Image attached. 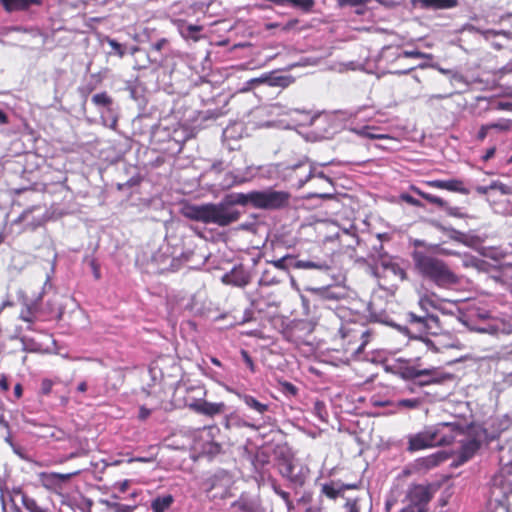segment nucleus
Listing matches in <instances>:
<instances>
[{"label":"nucleus","mask_w":512,"mask_h":512,"mask_svg":"<svg viewBox=\"0 0 512 512\" xmlns=\"http://www.w3.org/2000/svg\"><path fill=\"white\" fill-rule=\"evenodd\" d=\"M254 196L255 191H251L229 195L226 201L218 204L188 205L184 208V215L193 221L225 227L238 221L240 218V212L233 205H251L253 207L252 198Z\"/></svg>","instance_id":"nucleus-1"},{"label":"nucleus","mask_w":512,"mask_h":512,"mask_svg":"<svg viewBox=\"0 0 512 512\" xmlns=\"http://www.w3.org/2000/svg\"><path fill=\"white\" fill-rule=\"evenodd\" d=\"M415 272L426 281L440 288H448L460 282L458 275L451 270L448 264L426 252L414 250L411 254Z\"/></svg>","instance_id":"nucleus-2"},{"label":"nucleus","mask_w":512,"mask_h":512,"mask_svg":"<svg viewBox=\"0 0 512 512\" xmlns=\"http://www.w3.org/2000/svg\"><path fill=\"white\" fill-rule=\"evenodd\" d=\"M459 424L442 422L409 436L408 451L414 452L435 446L452 444L458 436L464 435Z\"/></svg>","instance_id":"nucleus-3"},{"label":"nucleus","mask_w":512,"mask_h":512,"mask_svg":"<svg viewBox=\"0 0 512 512\" xmlns=\"http://www.w3.org/2000/svg\"><path fill=\"white\" fill-rule=\"evenodd\" d=\"M340 334L345 352L355 357L363 352L374 331L365 323L350 321L341 326Z\"/></svg>","instance_id":"nucleus-4"},{"label":"nucleus","mask_w":512,"mask_h":512,"mask_svg":"<svg viewBox=\"0 0 512 512\" xmlns=\"http://www.w3.org/2000/svg\"><path fill=\"white\" fill-rule=\"evenodd\" d=\"M435 493L432 484H412L407 489L405 500L407 504L402 508L410 511L431 512L429 503Z\"/></svg>","instance_id":"nucleus-5"},{"label":"nucleus","mask_w":512,"mask_h":512,"mask_svg":"<svg viewBox=\"0 0 512 512\" xmlns=\"http://www.w3.org/2000/svg\"><path fill=\"white\" fill-rule=\"evenodd\" d=\"M291 195L287 191H278L272 188L255 191L253 208L262 210H280L289 205Z\"/></svg>","instance_id":"nucleus-6"},{"label":"nucleus","mask_w":512,"mask_h":512,"mask_svg":"<svg viewBox=\"0 0 512 512\" xmlns=\"http://www.w3.org/2000/svg\"><path fill=\"white\" fill-rule=\"evenodd\" d=\"M80 471L69 473L40 472L38 479L43 488L56 495H64L70 488L71 479Z\"/></svg>","instance_id":"nucleus-7"},{"label":"nucleus","mask_w":512,"mask_h":512,"mask_svg":"<svg viewBox=\"0 0 512 512\" xmlns=\"http://www.w3.org/2000/svg\"><path fill=\"white\" fill-rule=\"evenodd\" d=\"M310 331L311 330L309 329L306 322L296 321L292 322L284 329L283 336L287 341L296 345H301L306 343V336L310 333Z\"/></svg>","instance_id":"nucleus-8"},{"label":"nucleus","mask_w":512,"mask_h":512,"mask_svg":"<svg viewBox=\"0 0 512 512\" xmlns=\"http://www.w3.org/2000/svg\"><path fill=\"white\" fill-rule=\"evenodd\" d=\"M295 466L292 458L288 455H281L278 458V470L279 473L287 478L295 486H303L305 483V477L300 474H294Z\"/></svg>","instance_id":"nucleus-9"},{"label":"nucleus","mask_w":512,"mask_h":512,"mask_svg":"<svg viewBox=\"0 0 512 512\" xmlns=\"http://www.w3.org/2000/svg\"><path fill=\"white\" fill-rule=\"evenodd\" d=\"M424 184L431 188L447 190L463 195H468L470 193V190L465 187L464 182L461 179L456 178L448 180H428L425 181Z\"/></svg>","instance_id":"nucleus-10"},{"label":"nucleus","mask_w":512,"mask_h":512,"mask_svg":"<svg viewBox=\"0 0 512 512\" xmlns=\"http://www.w3.org/2000/svg\"><path fill=\"white\" fill-rule=\"evenodd\" d=\"M359 487L360 483L337 484L331 481L329 483L322 484L321 493L328 497L329 499L335 500L338 497H343V493L345 490L358 489Z\"/></svg>","instance_id":"nucleus-11"},{"label":"nucleus","mask_w":512,"mask_h":512,"mask_svg":"<svg viewBox=\"0 0 512 512\" xmlns=\"http://www.w3.org/2000/svg\"><path fill=\"white\" fill-rule=\"evenodd\" d=\"M225 284L244 287L250 282V275L243 267H235L222 277Z\"/></svg>","instance_id":"nucleus-12"},{"label":"nucleus","mask_w":512,"mask_h":512,"mask_svg":"<svg viewBox=\"0 0 512 512\" xmlns=\"http://www.w3.org/2000/svg\"><path fill=\"white\" fill-rule=\"evenodd\" d=\"M294 77L291 75H265L260 78H254L250 80L251 84L267 83L272 87L286 88L294 82Z\"/></svg>","instance_id":"nucleus-13"},{"label":"nucleus","mask_w":512,"mask_h":512,"mask_svg":"<svg viewBox=\"0 0 512 512\" xmlns=\"http://www.w3.org/2000/svg\"><path fill=\"white\" fill-rule=\"evenodd\" d=\"M190 407L197 413L213 417L218 414H222L225 411V404L223 402L220 403H211L207 401L195 402L190 405Z\"/></svg>","instance_id":"nucleus-14"},{"label":"nucleus","mask_w":512,"mask_h":512,"mask_svg":"<svg viewBox=\"0 0 512 512\" xmlns=\"http://www.w3.org/2000/svg\"><path fill=\"white\" fill-rule=\"evenodd\" d=\"M16 494L21 495V502L24 508L28 512H54V510L48 506H41L37 500L25 492H23L20 488L17 490H14Z\"/></svg>","instance_id":"nucleus-15"},{"label":"nucleus","mask_w":512,"mask_h":512,"mask_svg":"<svg viewBox=\"0 0 512 512\" xmlns=\"http://www.w3.org/2000/svg\"><path fill=\"white\" fill-rule=\"evenodd\" d=\"M3 8L7 12L27 10L33 5H40L41 0H0Z\"/></svg>","instance_id":"nucleus-16"},{"label":"nucleus","mask_w":512,"mask_h":512,"mask_svg":"<svg viewBox=\"0 0 512 512\" xmlns=\"http://www.w3.org/2000/svg\"><path fill=\"white\" fill-rule=\"evenodd\" d=\"M236 396L243 401L247 407L252 410H255L259 414H264L269 410V405L259 402L255 397L249 394L240 393L237 391H233Z\"/></svg>","instance_id":"nucleus-17"},{"label":"nucleus","mask_w":512,"mask_h":512,"mask_svg":"<svg viewBox=\"0 0 512 512\" xmlns=\"http://www.w3.org/2000/svg\"><path fill=\"white\" fill-rule=\"evenodd\" d=\"M38 313L39 305L37 302L33 301L29 304H25L20 311L19 318L29 325H32L38 320Z\"/></svg>","instance_id":"nucleus-18"},{"label":"nucleus","mask_w":512,"mask_h":512,"mask_svg":"<svg viewBox=\"0 0 512 512\" xmlns=\"http://www.w3.org/2000/svg\"><path fill=\"white\" fill-rule=\"evenodd\" d=\"M174 503V497L171 494L159 495L152 499V512H166Z\"/></svg>","instance_id":"nucleus-19"},{"label":"nucleus","mask_w":512,"mask_h":512,"mask_svg":"<svg viewBox=\"0 0 512 512\" xmlns=\"http://www.w3.org/2000/svg\"><path fill=\"white\" fill-rule=\"evenodd\" d=\"M492 489L493 493L499 490L503 497H508L512 494V481L503 475H497L493 478Z\"/></svg>","instance_id":"nucleus-20"},{"label":"nucleus","mask_w":512,"mask_h":512,"mask_svg":"<svg viewBox=\"0 0 512 512\" xmlns=\"http://www.w3.org/2000/svg\"><path fill=\"white\" fill-rule=\"evenodd\" d=\"M410 190L420 196L421 198L425 199L428 203L437 206L438 208H447L448 202L445 201L443 198L424 192L419 187L415 185L410 186Z\"/></svg>","instance_id":"nucleus-21"},{"label":"nucleus","mask_w":512,"mask_h":512,"mask_svg":"<svg viewBox=\"0 0 512 512\" xmlns=\"http://www.w3.org/2000/svg\"><path fill=\"white\" fill-rule=\"evenodd\" d=\"M422 8L449 9L458 5V0H416Z\"/></svg>","instance_id":"nucleus-22"},{"label":"nucleus","mask_w":512,"mask_h":512,"mask_svg":"<svg viewBox=\"0 0 512 512\" xmlns=\"http://www.w3.org/2000/svg\"><path fill=\"white\" fill-rule=\"evenodd\" d=\"M480 448V442L477 439H469L462 443L460 457L463 461H467L474 456Z\"/></svg>","instance_id":"nucleus-23"},{"label":"nucleus","mask_w":512,"mask_h":512,"mask_svg":"<svg viewBox=\"0 0 512 512\" xmlns=\"http://www.w3.org/2000/svg\"><path fill=\"white\" fill-rule=\"evenodd\" d=\"M380 128L375 126H364L359 129H354L353 131L367 139H386L388 136L386 134L380 133Z\"/></svg>","instance_id":"nucleus-24"},{"label":"nucleus","mask_w":512,"mask_h":512,"mask_svg":"<svg viewBox=\"0 0 512 512\" xmlns=\"http://www.w3.org/2000/svg\"><path fill=\"white\" fill-rule=\"evenodd\" d=\"M252 306L259 313H264L270 308H277L278 303L275 300H270L268 297L260 295L252 301Z\"/></svg>","instance_id":"nucleus-25"},{"label":"nucleus","mask_w":512,"mask_h":512,"mask_svg":"<svg viewBox=\"0 0 512 512\" xmlns=\"http://www.w3.org/2000/svg\"><path fill=\"white\" fill-rule=\"evenodd\" d=\"M91 100L95 106L104 107L107 110H110L113 104V99L107 92L97 93Z\"/></svg>","instance_id":"nucleus-26"},{"label":"nucleus","mask_w":512,"mask_h":512,"mask_svg":"<svg viewBox=\"0 0 512 512\" xmlns=\"http://www.w3.org/2000/svg\"><path fill=\"white\" fill-rule=\"evenodd\" d=\"M499 460L504 464H512V439L500 446Z\"/></svg>","instance_id":"nucleus-27"},{"label":"nucleus","mask_w":512,"mask_h":512,"mask_svg":"<svg viewBox=\"0 0 512 512\" xmlns=\"http://www.w3.org/2000/svg\"><path fill=\"white\" fill-rule=\"evenodd\" d=\"M386 272L397 277L401 282L408 279L407 272L397 263H389L384 266Z\"/></svg>","instance_id":"nucleus-28"},{"label":"nucleus","mask_w":512,"mask_h":512,"mask_svg":"<svg viewBox=\"0 0 512 512\" xmlns=\"http://www.w3.org/2000/svg\"><path fill=\"white\" fill-rule=\"evenodd\" d=\"M446 459H447V456L445 453L437 452V453H434V454L429 455L426 458H424L423 464L427 468H432V467H435V466L439 465L440 463L444 462Z\"/></svg>","instance_id":"nucleus-29"},{"label":"nucleus","mask_w":512,"mask_h":512,"mask_svg":"<svg viewBox=\"0 0 512 512\" xmlns=\"http://www.w3.org/2000/svg\"><path fill=\"white\" fill-rule=\"evenodd\" d=\"M91 80L93 81L86 83L79 89L83 97H87L88 95H90L101 83V79L97 75H91Z\"/></svg>","instance_id":"nucleus-30"},{"label":"nucleus","mask_w":512,"mask_h":512,"mask_svg":"<svg viewBox=\"0 0 512 512\" xmlns=\"http://www.w3.org/2000/svg\"><path fill=\"white\" fill-rule=\"evenodd\" d=\"M234 512H255L253 504L243 498L238 499L232 503Z\"/></svg>","instance_id":"nucleus-31"},{"label":"nucleus","mask_w":512,"mask_h":512,"mask_svg":"<svg viewBox=\"0 0 512 512\" xmlns=\"http://www.w3.org/2000/svg\"><path fill=\"white\" fill-rule=\"evenodd\" d=\"M296 267L303 269H318V270H328L329 266L326 263L322 262H314L310 260H300L297 262Z\"/></svg>","instance_id":"nucleus-32"},{"label":"nucleus","mask_w":512,"mask_h":512,"mask_svg":"<svg viewBox=\"0 0 512 512\" xmlns=\"http://www.w3.org/2000/svg\"><path fill=\"white\" fill-rule=\"evenodd\" d=\"M54 384H55L54 380L49 379V378H43L40 381V387H39V390H38V395L42 396V397L50 395L51 392H52Z\"/></svg>","instance_id":"nucleus-33"},{"label":"nucleus","mask_w":512,"mask_h":512,"mask_svg":"<svg viewBox=\"0 0 512 512\" xmlns=\"http://www.w3.org/2000/svg\"><path fill=\"white\" fill-rule=\"evenodd\" d=\"M490 130L509 131L512 128V121L508 119H501L497 122L488 123Z\"/></svg>","instance_id":"nucleus-34"},{"label":"nucleus","mask_w":512,"mask_h":512,"mask_svg":"<svg viewBox=\"0 0 512 512\" xmlns=\"http://www.w3.org/2000/svg\"><path fill=\"white\" fill-rule=\"evenodd\" d=\"M288 2L304 12H310L315 5L314 0H288Z\"/></svg>","instance_id":"nucleus-35"},{"label":"nucleus","mask_w":512,"mask_h":512,"mask_svg":"<svg viewBox=\"0 0 512 512\" xmlns=\"http://www.w3.org/2000/svg\"><path fill=\"white\" fill-rule=\"evenodd\" d=\"M45 438H51L57 441L63 440L65 437V433L63 430L55 428V427H47L46 433L42 435Z\"/></svg>","instance_id":"nucleus-36"},{"label":"nucleus","mask_w":512,"mask_h":512,"mask_svg":"<svg viewBox=\"0 0 512 512\" xmlns=\"http://www.w3.org/2000/svg\"><path fill=\"white\" fill-rule=\"evenodd\" d=\"M422 404V401L418 398L413 399H401L397 402V407L399 408H407V409H416Z\"/></svg>","instance_id":"nucleus-37"},{"label":"nucleus","mask_w":512,"mask_h":512,"mask_svg":"<svg viewBox=\"0 0 512 512\" xmlns=\"http://www.w3.org/2000/svg\"><path fill=\"white\" fill-rule=\"evenodd\" d=\"M314 413L318 416V418L322 421H326L327 420V417H328V413H327V410H326V406L323 402L321 401H316L314 403Z\"/></svg>","instance_id":"nucleus-38"},{"label":"nucleus","mask_w":512,"mask_h":512,"mask_svg":"<svg viewBox=\"0 0 512 512\" xmlns=\"http://www.w3.org/2000/svg\"><path fill=\"white\" fill-rule=\"evenodd\" d=\"M273 490H274V492H275L279 497H281V498L284 500V502H285V503H286V505H287L288 510H289V511H290V510H292V509H293V503H292V501H291V499H290V495H289V493H288V492H286V491H284V490H282L278 485H273Z\"/></svg>","instance_id":"nucleus-39"},{"label":"nucleus","mask_w":512,"mask_h":512,"mask_svg":"<svg viewBox=\"0 0 512 512\" xmlns=\"http://www.w3.org/2000/svg\"><path fill=\"white\" fill-rule=\"evenodd\" d=\"M489 188H492V190L499 191L502 195H509L512 192L510 186H508L500 181L491 182V184L489 185Z\"/></svg>","instance_id":"nucleus-40"},{"label":"nucleus","mask_w":512,"mask_h":512,"mask_svg":"<svg viewBox=\"0 0 512 512\" xmlns=\"http://www.w3.org/2000/svg\"><path fill=\"white\" fill-rule=\"evenodd\" d=\"M203 29L200 25H193L190 24L186 28V37L191 38L194 41H198L200 39V36L197 35V33L201 32Z\"/></svg>","instance_id":"nucleus-41"},{"label":"nucleus","mask_w":512,"mask_h":512,"mask_svg":"<svg viewBox=\"0 0 512 512\" xmlns=\"http://www.w3.org/2000/svg\"><path fill=\"white\" fill-rule=\"evenodd\" d=\"M400 200L413 206V207H423V204L420 200L414 198L413 196H411L410 194L408 193H402L400 194Z\"/></svg>","instance_id":"nucleus-42"},{"label":"nucleus","mask_w":512,"mask_h":512,"mask_svg":"<svg viewBox=\"0 0 512 512\" xmlns=\"http://www.w3.org/2000/svg\"><path fill=\"white\" fill-rule=\"evenodd\" d=\"M359 501H360L359 497L347 499L346 508H347L348 512H360Z\"/></svg>","instance_id":"nucleus-43"},{"label":"nucleus","mask_w":512,"mask_h":512,"mask_svg":"<svg viewBox=\"0 0 512 512\" xmlns=\"http://www.w3.org/2000/svg\"><path fill=\"white\" fill-rule=\"evenodd\" d=\"M241 356H242L246 366L250 369V371L255 372V365H254L253 359L251 358L249 353L246 350H242Z\"/></svg>","instance_id":"nucleus-44"},{"label":"nucleus","mask_w":512,"mask_h":512,"mask_svg":"<svg viewBox=\"0 0 512 512\" xmlns=\"http://www.w3.org/2000/svg\"><path fill=\"white\" fill-rule=\"evenodd\" d=\"M111 508L114 510V512H133L134 507L121 504V503H113L111 505Z\"/></svg>","instance_id":"nucleus-45"},{"label":"nucleus","mask_w":512,"mask_h":512,"mask_svg":"<svg viewBox=\"0 0 512 512\" xmlns=\"http://www.w3.org/2000/svg\"><path fill=\"white\" fill-rule=\"evenodd\" d=\"M109 45L118 54L119 57H123L125 55L124 48L122 44L118 43L116 40H109Z\"/></svg>","instance_id":"nucleus-46"},{"label":"nucleus","mask_w":512,"mask_h":512,"mask_svg":"<svg viewBox=\"0 0 512 512\" xmlns=\"http://www.w3.org/2000/svg\"><path fill=\"white\" fill-rule=\"evenodd\" d=\"M489 131L490 127L488 124L482 125L477 133V140L483 141L487 137Z\"/></svg>","instance_id":"nucleus-47"},{"label":"nucleus","mask_w":512,"mask_h":512,"mask_svg":"<svg viewBox=\"0 0 512 512\" xmlns=\"http://www.w3.org/2000/svg\"><path fill=\"white\" fill-rule=\"evenodd\" d=\"M409 318H410V323H418V324H422V325L426 326V322H427L426 317H421V316L415 315L414 313H410Z\"/></svg>","instance_id":"nucleus-48"},{"label":"nucleus","mask_w":512,"mask_h":512,"mask_svg":"<svg viewBox=\"0 0 512 512\" xmlns=\"http://www.w3.org/2000/svg\"><path fill=\"white\" fill-rule=\"evenodd\" d=\"M397 499L394 496H389L385 500V511L391 512L392 508L396 505Z\"/></svg>","instance_id":"nucleus-49"},{"label":"nucleus","mask_w":512,"mask_h":512,"mask_svg":"<svg viewBox=\"0 0 512 512\" xmlns=\"http://www.w3.org/2000/svg\"><path fill=\"white\" fill-rule=\"evenodd\" d=\"M283 388H284V391L291 394V395H296L297 392H298V389L296 388L295 385H293L292 383L290 382H284L282 384Z\"/></svg>","instance_id":"nucleus-50"},{"label":"nucleus","mask_w":512,"mask_h":512,"mask_svg":"<svg viewBox=\"0 0 512 512\" xmlns=\"http://www.w3.org/2000/svg\"><path fill=\"white\" fill-rule=\"evenodd\" d=\"M168 42L169 41L166 38H161L153 44L152 48L155 51L160 52L168 44Z\"/></svg>","instance_id":"nucleus-51"},{"label":"nucleus","mask_w":512,"mask_h":512,"mask_svg":"<svg viewBox=\"0 0 512 512\" xmlns=\"http://www.w3.org/2000/svg\"><path fill=\"white\" fill-rule=\"evenodd\" d=\"M495 153H496L495 146L488 148L486 150L485 154L482 156V160L485 162L489 161L490 159H492L494 157Z\"/></svg>","instance_id":"nucleus-52"},{"label":"nucleus","mask_w":512,"mask_h":512,"mask_svg":"<svg viewBox=\"0 0 512 512\" xmlns=\"http://www.w3.org/2000/svg\"><path fill=\"white\" fill-rule=\"evenodd\" d=\"M299 23L298 19H291L289 20L285 25L282 26L283 31H290L296 27V25Z\"/></svg>","instance_id":"nucleus-53"},{"label":"nucleus","mask_w":512,"mask_h":512,"mask_svg":"<svg viewBox=\"0 0 512 512\" xmlns=\"http://www.w3.org/2000/svg\"><path fill=\"white\" fill-rule=\"evenodd\" d=\"M150 414H151V410L142 406L139 410L138 417L140 420H146L150 416Z\"/></svg>","instance_id":"nucleus-54"},{"label":"nucleus","mask_w":512,"mask_h":512,"mask_svg":"<svg viewBox=\"0 0 512 512\" xmlns=\"http://www.w3.org/2000/svg\"><path fill=\"white\" fill-rule=\"evenodd\" d=\"M285 261H286V257H283L276 261H273L272 264L275 268L284 270V269H286Z\"/></svg>","instance_id":"nucleus-55"},{"label":"nucleus","mask_w":512,"mask_h":512,"mask_svg":"<svg viewBox=\"0 0 512 512\" xmlns=\"http://www.w3.org/2000/svg\"><path fill=\"white\" fill-rule=\"evenodd\" d=\"M0 389L5 392L9 390V382L5 375H1L0 377Z\"/></svg>","instance_id":"nucleus-56"},{"label":"nucleus","mask_w":512,"mask_h":512,"mask_svg":"<svg viewBox=\"0 0 512 512\" xmlns=\"http://www.w3.org/2000/svg\"><path fill=\"white\" fill-rule=\"evenodd\" d=\"M91 267L93 269V274H94L95 279H97V280L100 279V277H101L100 267L94 260L91 261Z\"/></svg>","instance_id":"nucleus-57"},{"label":"nucleus","mask_w":512,"mask_h":512,"mask_svg":"<svg viewBox=\"0 0 512 512\" xmlns=\"http://www.w3.org/2000/svg\"><path fill=\"white\" fill-rule=\"evenodd\" d=\"M431 371L428 370V369H424V370H413L411 372V376L412 377H420V376H424V375H430Z\"/></svg>","instance_id":"nucleus-58"},{"label":"nucleus","mask_w":512,"mask_h":512,"mask_svg":"<svg viewBox=\"0 0 512 512\" xmlns=\"http://www.w3.org/2000/svg\"><path fill=\"white\" fill-rule=\"evenodd\" d=\"M14 395L17 399H20L23 395V387L21 385V383H17L15 386H14Z\"/></svg>","instance_id":"nucleus-59"},{"label":"nucleus","mask_w":512,"mask_h":512,"mask_svg":"<svg viewBox=\"0 0 512 512\" xmlns=\"http://www.w3.org/2000/svg\"><path fill=\"white\" fill-rule=\"evenodd\" d=\"M491 190H492V188H489V185L488 186H477L476 187V192L478 194H480V195H486Z\"/></svg>","instance_id":"nucleus-60"},{"label":"nucleus","mask_w":512,"mask_h":512,"mask_svg":"<svg viewBox=\"0 0 512 512\" xmlns=\"http://www.w3.org/2000/svg\"><path fill=\"white\" fill-rule=\"evenodd\" d=\"M340 5L350 4V5H359L363 2V0H338Z\"/></svg>","instance_id":"nucleus-61"},{"label":"nucleus","mask_w":512,"mask_h":512,"mask_svg":"<svg viewBox=\"0 0 512 512\" xmlns=\"http://www.w3.org/2000/svg\"><path fill=\"white\" fill-rule=\"evenodd\" d=\"M88 389V385L86 381H82L77 386V391L80 393H85Z\"/></svg>","instance_id":"nucleus-62"},{"label":"nucleus","mask_w":512,"mask_h":512,"mask_svg":"<svg viewBox=\"0 0 512 512\" xmlns=\"http://www.w3.org/2000/svg\"><path fill=\"white\" fill-rule=\"evenodd\" d=\"M9 122L7 114L0 109V125L7 124Z\"/></svg>","instance_id":"nucleus-63"},{"label":"nucleus","mask_w":512,"mask_h":512,"mask_svg":"<svg viewBox=\"0 0 512 512\" xmlns=\"http://www.w3.org/2000/svg\"><path fill=\"white\" fill-rule=\"evenodd\" d=\"M504 383H505L508 387L512 388V372L508 373V374L505 376V378H504Z\"/></svg>","instance_id":"nucleus-64"}]
</instances>
